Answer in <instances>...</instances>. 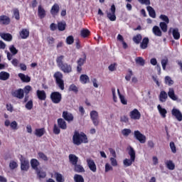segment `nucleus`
Returning a JSON list of instances; mask_svg holds the SVG:
<instances>
[{"mask_svg": "<svg viewBox=\"0 0 182 182\" xmlns=\"http://www.w3.org/2000/svg\"><path fill=\"white\" fill-rule=\"evenodd\" d=\"M135 62L136 65H139V66H144L145 61H144V59L141 57H137L135 59Z\"/></svg>", "mask_w": 182, "mask_h": 182, "instance_id": "c03bdc74", "label": "nucleus"}, {"mask_svg": "<svg viewBox=\"0 0 182 182\" xmlns=\"http://www.w3.org/2000/svg\"><path fill=\"white\" fill-rule=\"evenodd\" d=\"M38 15L41 19H43L46 16V11L45 9L42 8V6H38Z\"/></svg>", "mask_w": 182, "mask_h": 182, "instance_id": "aec40b11", "label": "nucleus"}, {"mask_svg": "<svg viewBox=\"0 0 182 182\" xmlns=\"http://www.w3.org/2000/svg\"><path fill=\"white\" fill-rule=\"evenodd\" d=\"M80 80L81 83L86 85V83H88V82L90 81V78H89V76H87V75L83 74L80 75Z\"/></svg>", "mask_w": 182, "mask_h": 182, "instance_id": "4c0bfd02", "label": "nucleus"}, {"mask_svg": "<svg viewBox=\"0 0 182 182\" xmlns=\"http://www.w3.org/2000/svg\"><path fill=\"white\" fill-rule=\"evenodd\" d=\"M160 19H161V21H163L164 22H165V23H170V19L168 18V16L164 15V14H161L159 16Z\"/></svg>", "mask_w": 182, "mask_h": 182, "instance_id": "864d4df0", "label": "nucleus"}, {"mask_svg": "<svg viewBox=\"0 0 182 182\" xmlns=\"http://www.w3.org/2000/svg\"><path fill=\"white\" fill-rule=\"evenodd\" d=\"M171 114L172 116L176 117L178 122H182V113L181 111H180V109L177 108H173L171 110Z\"/></svg>", "mask_w": 182, "mask_h": 182, "instance_id": "9d476101", "label": "nucleus"}, {"mask_svg": "<svg viewBox=\"0 0 182 182\" xmlns=\"http://www.w3.org/2000/svg\"><path fill=\"white\" fill-rule=\"evenodd\" d=\"M86 53H84L82 58H79L77 61V65H79V66H83V65H85V62H86Z\"/></svg>", "mask_w": 182, "mask_h": 182, "instance_id": "a19ab883", "label": "nucleus"}, {"mask_svg": "<svg viewBox=\"0 0 182 182\" xmlns=\"http://www.w3.org/2000/svg\"><path fill=\"white\" fill-rule=\"evenodd\" d=\"M149 38L145 37L143 38L142 42L140 44L141 49H147V46H149Z\"/></svg>", "mask_w": 182, "mask_h": 182, "instance_id": "cd10ccee", "label": "nucleus"}, {"mask_svg": "<svg viewBox=\"0 0 182 182\" xmlns=\"http://www.w3.org/2000/svg\"><path fill=\"white\" fill-rule=\"evenodd\" d=\"M146 9L149 12V16H151V18H156V11H154V9H153V7H151L150 6H148L146 7Z\"/></svg>", "mask_w": 182, "mask_h": 182, "instance_id": "e433bc0d", "label": "nucleus"}, {"mask_svg": "<svg viewBox=\"0 0 182 182\" xmlns=\"http://www.w3.org/2000/svg\"><path fill=\"white\" fill-rule=\"evenodd\" d=\"M169 146H170L172 153H173V154L177 153V148L176 147V144H174V142H173V141L170 142Z\"/></svg>", "mask_w": 182, "mask_h": 182, "instance_id": "13d9d810", "label": "nucleus"}, {"mask_svg": "<svg viewBox=\"0 0 182 182\" xmlns=\"http://www.w3.org/2000/svg\"><path fill=\"white\" fill-rule=\"evenodd\" d=\"M110 12L107 11V18L112 21V22L116 21V6L114 4H112L110 8Z\"/></svg>", "mask_w": 182, "mask_h": 182, "instance_id": "0eeeda50", "label": "nucleus"}, {"mask_svg": "<svg viewBox=\"0 0 182 182\" xmlns=\"http://www.w3.org/2000/svg\"><path fill=\"white\" fill-rule=\"evenodd\" d=\"M34 134L37 137H42L45 134V128L36 129Z\"/></svg>", "mask_w": 182, "mask_h": 182, "instance_id": "f704fd0d", "label": "nucleus"}, {"mask_svg": "<svg viewBox=\"0 0 182 182\" xmlns=\"http://www.w3.org/2000/svg\"><path fill=\"white\" fill-rule=\"evenodd\" d=\"M90 35V31L87 28H82L80 31V36L81 38H88Z\"/></svg>", "mask_w": 182, "mask_h": 182, "instance_id": "2f4dec72", "label": "nucleus"}, {"mask_svg": "<svg viewBox=\"0 0 182 182\" xmlns=\"http://www.w3.org/2000/svg\"><path fill=\"white\" fill-rule=\"evenodd\" d=\"M68 157L70 163H71L73 166H75L79 161V157L75 154H70Z\"/></svg>", "mask_w": 182, "mask_h": 182, "instance_id": "6ab92c4d", "label": "nucleus"}, {"mask_svg": "<svg viewBox=\"0 0 182 182\" xmlns=\"http://www.w3.org/2000/svg\"><path fill=\"white\" fill-rule=\"evenodd\" d=\"M9 73L1 71L0 73V80H8V79H9Z\"/></svg>", "mask_w": 182, "mask_h": 182, "instance_id": "58836bf2", "label": "nucleus"}, {"mask_svg": "<svg viewBox=\"0 0 182 182\" xmlns=\"http://www.w3.org/2000/svg\"><path fill=\"white\" fill-rule=\"evenodd\" d=\"M134 137L141 144H144V143H146V136L141 134V132H140L139 130L134 132Z\"/></svg>", "mask_w": 182, "mask_h": 182, "instance_id": "423d86ee", "label": "nucleus"}, {"mask_svg": "<svg viewBox=\"0 0 182 182\" xmlns=\"http://www.w3.org/2000/svg\"><path fill=\"white\" fill-rule=\"evenodd\" d=\"M74 181L75 182H85V178L82 175L75 174L74 175Z\"/></svg>", "mask_w": 182, "mask_h": 182, "instance_id": "79ce46f5", "label": "nucleus"}, {"mask_svg": "<svg viewBox=\"0 0 182 182\" xmlns=\"http://www.w3.org/2000/svg\"><path fill=\"white\" fill-rule=\"evenodd\" d=\"M62 117L63 119H64V120H65L66 122H68V123H70V122H73L75 119V117H73V114L68 111L63 112Z\"/></svg>", "mask_w": 182, "mask_h": 182, "instance_id": "1a4fd4ad", "label": "nucleus"}, {"mask_svg": "<svg viewBox=\"0 0 182 182\" xmlns=\"http://www.w3.org/2000/svg\"><path fill=\"white\" fill-rule=\"evenodd\" d=\"M74 171L75 173H85V168L80 164H75L74 165Z\"/></svg>", "mask_w": 182, "mask_h": 182, "instance_id": "473e14b6", "label": "nucleus"}, {"mask_svg": "<svg viewBox=\"0 0 182 182\" xmlns=\"http://www.w3.org/2000/svg\"><path fill=\"white\" fill-rule=\"evenodd\" d=\"M19 35L21 39H26L27 38H29V30L23 28L21 31H20Z\"/></svg>", "mask_w": 182, "mask_h": 182, "instance_id": "4be33fe9", "label": "nucleus"}, {"mask_svg": "<svg viewBox=\"0 0 182 182\" xmlns=\"http://www.w3.org/2000/svg\"><path fill=\"white\" fill-rule=\"evenodd\" d=\"M129 117L132 120H139L140 117H141V114H140V112H139V109H134L130 112Z\"/></svg>", "mask_w": 182, "mask_h": 182, "instance_id": "9b49d317", "label": "nucleus"}, {"mask_svg": "<svg viewBox=\"0 0 182 182\" xmlns=\"http://www.w3.org/2000/svg\"><path fill=\"white\" fill-rule=\"evenodd\" d=\"M132 133V129H124L122 130V134L125 137H128V136Z\"/></svg>", "mask_w": 182, "mask_h": 182, "instance_id": "603ef678", "label": "nucleus"}, {"mask_svg": "<svg viewBox=\"0 0 182 182\" xmlns=\"http://www.w3.org/2000/svg\"><path fill=\"white\" fill-rule=\"evenodd\" d=\"M167 24H168V23H166V22H161V23H159V26H160V28H161L162 32H164V33L167 32V28H168Z\"/></svg>", "mask_w": 182, "mask_h": 182, "instance_id": "de8ad7c7", "label": "nucleus"}, {"mask_svg": "<svg viewBox=\"0 0 182 182\" xmlns=\"http://www.w3.org/2000/svg\"><path fill=\"white\" fill-rule=\"evenodd\" d=\"M73 143L76 146H80L82 143H89V140H87L86 134L83 132L80 134L78 132L75 131L73 136Z\"/></svg>", "mask_w": 182, "mask_h": 182, "instance_id": "f03ea898", "label": "nucleus"}, {"mask_svg": "<svg viewBox=\"0 0 182 182\" xmlns=\"http://www.w3.org/2000/svg\"><path fill=\"white\" fill-rule=\"evenodd\" d=\"M21 161V171H28L29 170V160L26 159V158H23L21 156L20 159Z\"/></svg>", "mask_w": 182, "mask_h": 182, "instance_id": "6e6552de", "label": "nucleus"}, {"mask_svg": "<svg viewBox=\"0 0 182 182\" xmlns=\"http://www.w3.org/2000/svg\"><path fill=\"white\" fill-rule=\"evenodd\" d=\"M54 177L57 182H65V178L63 177V175L59 173L58 172L54 173Z\"/></svg>", "mask_w": 182, "mask_h": 182, "instance_id": "bb28decb", "label": "nucleus"}, {"mask_svg": "<svg viewBox=\"0 0 182 182\" xmlns=\"http://www.w3.org/2000/svg\"><path fill=\"white\" fill-rule=\"evenodd\" d=\"M167 92H166V91H161L160 94H159V100L160 102H161L162 103H164V102H166V100H167Z\"/></svg>", "mask_w": 182, "mask_h": 182, "instance_id": "7c9ffc66", "label": "nucleus"}, {"mask_svg": "<svg viewBox=\"0 0 182 182\" xmlns=\"http://www.w3.org/2000/svg\"><path fill=\"white\" fill-rule=\"evenodd\" d=\"M0 36L4 41H6L7 42L12 41V35L11 33H1Z\"/></svg>", "mask_w": 182, "mask_h": 182, "instance_id": "c85d7f7f", "label": "nucleus"}, {"mask_svg": "<svg viewBox=\"0 0 182 182\" xmlns=\"http://www.w3.org/2000/svg\"><path fill=\"white\" fill-rule=\"evenodd\" d=\"M152 32L155 36H161L163 35V33H161V30H160V28L157 26H154L152 28Z\"/></svg>", "mask_w": 182, "mask_h": 182, "instance_id": "393cba45", "label": "nucleus"}, {"mask_svg": "<svg viewBox=\"0 0 182 182\" xmlns=\"http://www.w3.org/2000/svg\"><path fill=\"white\" fill-rule=\"evenodd\" d=\"M11 23V18L8 16H0V25H9Z\"/></svg>", "mask_w": 182, "mask_h": 182, "instance_id": "2eb2a0df", "label": "nucleus"}, {"mask_svg": "<svg viewBox=\"0 0 182 182\" xmlns=\"http://www.w3.org/2000/svg\"><path fill=\"white\" fill-rule=\"evenodd\" d=\"M119 99L122 105H127V100L124 97V95H119Z\"/></svg>", "mask_w": 182, "mask_h": 182, "instance_id": "774afa93", "label": "nucleus"}, {"mask_svg": "<svg viewBox=\"0 0 182 182\" xmlns=\"http://www.w3.org/2000/svg\"><path fill=\"white\" fill-rule=\"evenodd\" d=\"M117 65V64L116 63L111 64L110 65H109L108 69L110 72H114V70H116V66Z\"/></svg>", "mask_w": 182, "mask_h": 182, "instance_id": "e2e57ef3", "label": "nucleus"}, {"mask_svg": "<svg viewBox=\"0 0 182 182\" xmlns=\"http://www.w3.org/2000/svg\"><path fill=\"white\" fill-rule=\"evenodd\" d=\"M64 59H65L64 55H60L57 57L56 63L58 68L64 73H72V65L70 64H68L67 63H63Z\"/></svg>", "mask_w": 182, "mask_h": 182, "instance_id": "f257e3e1", "label": "nucleus"}, {"mask_svg": "<svg viewBox=\"0 0 182 182\" xmlns=\"http://www.w3.org/2000/svg\"><path fill=\"white\" fill-rule=\"evenodd\" d=\"M9 50L11 52L12 55H16V53H18V50L14 46H11L9 47Z\"/></svg>", "mask_w": 182, "mask_h": 182, "instance_id": "680f3d73", "label": "nucleus"}, {"mask_svg": "<svg viewBox=\"0 0 182 182\" xmlns=\"http://www.w3.org/2000/svg\"><path fill=\"white\" fill-rule=\"evenodd\" d=\"M68 90L69 92H73V93H75V95H77V93H79V88L76 85H75V84L70 85Z\"/></svg>", "mask_w": 182, "mask_h": 182, "instance_id": "ea45409f", "label": "nucleus"}, {"mask_svg": "<svg viewBox=\"0 0 182 182\" xmlns=\"http://www.w3.org/2000/svg\"><path fill=\"white\" fill-rule=\"evenodd\" d=\"M171 31H172V35H173V39H176V41H178V39H180V32L178 31V28H171L168 31V33H171Z\"/></svg>", "mask_w": 182, "mask_h": 182, "instance_id": "dca6fc26", "label": "nucleus"}, {"mask_svg": "<svg viewBox=\"0 0 182 182\" xmlns=\"http://www.w3.org/2000/svg\"><path fill=\"white\" fill-rule=\"evenodd\" d=\"M53 133L54 134H59L60 133V129L58 128V125L56 124H54L53 127Z\"/></svg>", "mask_w": 182, "mask_h": 182, "instance_id": "0e129e2a", "label": "nucleus"}, {"mask_svg": "<svg viewBox=\"0 0 182 182\" xmlns=\"http://www.w3.org/2000/svg\"><path fill=\"white\" fill-rule=\"evenodd\" d=\"M18 77H20L22 82H24L26 83H29V82H31V77H29L28 75H26L23 73H18Z\"/></svg>", "mask_w": 182, "mask_h": 182, "instance_id": "5701e85b", "label": "nucleus"}, {"mask_svg": "<svg viewBox=\"0 0 182 182\" xmlns=\"http://www.w3.org/2000/svg\"><path fill=\"white\" fill-rule=\"evenodd\" d=\"M161 63L162 65L163 70H166V66H167V63H168V58L161 60Z\"/></svg>", "mask_w": 182, "mask_h": 182, "instance_id": "bf43d9fd", "label": "nucleus"}, {"mask_svg": "<svg viewBox=\"0 0 182 182\" xmlns=\"http://www.w3.org/2000/svg\"><path fill=\"white\" fill-rule=\"evenodd\" d=\"M120 122L122 123H129V117H127L126 115H124L120 117Z\"/></svg>", "mask_w": 182, "mask_h": 182, "instance_id": "338daca9", "label": "nucleus"}, {"mask_svg": "<svg viewBox=\"0 0 182 182\" xmlns=\"http://www.w3.org/2000/svg\"><path fill=\"white\" fill-rule=\"evenodd\" d=\"M166 166L168 170H174L176 168V165L171 160L166 161Z\"/></svg>", "mask_w": 182, "mask_h": 182, "instance_id": "a18cd8bd", "label": "nucleus"}, {"mask_svg": "<svg viewBox=\"0 0 182 182\" xmlns=\"http://www.w3.org/2000/svg\"><path fill=\"white\" fill-rule=\"evenodd\" d=\"M26 109L27 110H32L33 109V101L32 100H30L25 105Z\"/></svg>", "mask_w": 182, "mask_h": 182, "instance_id": "49530a36", "label": "nucleus"}, {"mask_svg": "<svg viewBox=\"0 0 182 182\" xmlns=\"http://www.w3.org/2000/svg\"><path fill=\"white\" fill-rule=\"evenodd\" d=\"M30 164L31 166V168L36 171L39 170V168H38V166H41V162H39V161H38V159H32L30 161Z\"/></svg>", "mask_w": 182, "mask_h": 182, "instance_id": "4468645a", "label": "nucleus"}, {"mask_svg": "<svg viewBox=\"0 0 182 182\" xmlns=\"http://www.w3.org/2000/svg\"><path fill=\"white\" fill-rule=\"evenodd\" d=\"M165 83L168 84V86H171V85H174V81L169 76H166L165 77Z\"/></svg>", "mask_w": 182, "mask_h": 182, "instance_id": "5fc2aeb1", "label": "nucleus"}, {"mask_svg": "<svg viewBox=\"0 0 182 182\" xmlns=\"http://www.w3.org/2000/svg\"><path fill=\"white\" fill-rule=\"evenodd\" d=\"M50 97L53 103H55V105H58L60 102H62V94L59 92H51Z\"/></svg>", "mask_w": 182, "mask_h": 182, "instance_id": "20e7f679", "label": "nucleus"}, {"mask_svg": "<svg viewBox=\"0 0 182 182\" xmlns=\"http://www.w3.org/2000/svg\"><path fill=\"white\" fill-rule=\"evenodd\" d=\"M129 156H130V159H132V161H135L136 160V151L133 147L129 146V150L128 151Z\"/></svg>", "mask_w": 182, "mask_h": 182, "instance_id": "c756f323", "label": "nucleus"}, {"mask_svg": "<svg viewBox=\"0 0 182 182\" xmlns=\"http://www.w3.org/2000/svg\"><path fill=\"white\" fill-rule=\"evenodd\" d=\"M14 16L16 21H19V19H21V16L19 15V9H15L14 10Z\"/></svg>", "mask_w": 182, "mask_h": 182, "instance_id": "6e6d98bb", "label": "nucleus"}, {"mask_svg": "<svg viewBox=\"0 0 182 182\" xmlns=\"http://www.w3.org/2000/svg\"><path fill=\"white\" fill-rule=\"evenodd\" d=\"M141 34H137L136 36H134L132 40L134 42V43H136V45H139L140 42H141Z\"/></svg>", "mask_w": 182, "mask_h": 182, "instance_id": "37998d69", "label": "nucleus"}, {"mask_svg": "<svg viewBox=\"0 0 182 182\" xmlns=\"http://www.w3.org/2000/svg\"><path fill=\"white\" fill-rule=\"evenodd\" d=\"M57 28L60 32H63L66 29V22L59 21L57 24Z\"/></svg>", "mask_w": 182, "mask_h": 182, "instance_id": "a878e982", "label": "nucleus"}, {"mask_svg": "<svg viewBox=\"0 0 182 182\" xmlns=\"http://www.w3.org/2000/svg\"><path fill=\"white\" fill-rule=\"evenodd\" d=\"M87 164L91 171H92L93 173H96L97 168L96 167V164L95 163V161H93V159H87Z\"/></svg>", "mask_w": 182, "mask_h": 182, "instance_id": "ddd939ff", "label": "nucleus"}, {"mask_svg": "<svg viewBox=\"0 0 182 182\" xmlns=\"http://www.w3.org/2000/svg\"><path fill=\"white\" fill-rule=\"evenodd\" d=\"M11 95L13 97H17V99H23L25 94L23 90L20 88L17 90L12 91Z\"/></svg>", "mask_w": 182, "mask_h": 182, "instance_id": "f8f14e48", "label": "nucleus"}, {"mask_svg": "<svg viewBox=\"0 0 182 182\" xmlns=\"http://www.w3.org/2000/svg\"><path fill=\"white\" fill-rule=\"evenodd\" d=\"M90 116L94 126H99V124L100 123V121H99V112L96 110H92L90 112Z\"/></svg>", "mask_w": 182, "mask_h": 182, "instance_id": "39448f33", "label": "nucleus"}, {"mask_svg": "<svg viewBox=\"0 0 182 182\" xmlns=\"http://www.w3.org/2000/svg\"><path fill=\"white\" fill-rule=\"evenodd\" d=\"M54 79H55V83L61 90H65V81H63V74L57 71L53 75Z\"/></svg>", "mask_w": 182, "mask_h": 182, "instance_id": "7ed1b4c3", "label": "nucleus"}, {"mask_svg": "<svg viewBox=\"0 0 182 182\" xmlns=\"http://www.w3.org/2000/svg\"><path fill=\"white\" fill-rule=\"evenodd\" d=\"M39 159L43 160V161H48V156L43 152H38V153Z\"/></svg>", "mask_w": 182, "mask_h": 182, "instance_id": "3c124183", "label": "nucleus"}, {"mask_svg": "<svg viewBox=\"0 0 182 182\" xmlns=\"http://www.w3.org/2000/svg\"><path fill=\"white\" fill-rule=\"evenodd\" d=\"M10 127L13 130H18V123L16 122V121H13L10 124Z\"/></svg>", "mask_w": 182, "mask_h": 182, "instance_id": "052dcab7", "label": "nucleus"}, {"mask_svg": "<svg viewBox=\"0 0 182 182\" xmlns=\"http://www.w3.org/2000/svg\"><path fill=\"white\" fill-rule=\"evenodd\" d=\"M9 168L10 170H15V168H18V163L15 161H11L9 163Z\"/></svg>", "mask_w": 182, "mask_h": 182, "instance_id": "09e8293b", "label": "nucleus"}, {"mask_svg": "<svg viewBox=\"0 0 182 182\" xmlns=\"http://www.w3.org/2000/svg\"><path fill=\"white\" fill-rule=\"evenodd\" d=\"M57 122L60 129H62V130H66V129H68V125L66 124L65 119L59 118Z\"/></svg>", "mask_w": 182, "mask_h": 182, "instance_id": "f3484780", "label": "nucleus"}, {"mask_svg": "<svg viewBox=\"0 0 182 182\" xmlns=\"http://www.w3.org/2000/svg\"><path fill=\"white\" fill-rule=\"evenodd\" d=\"M37 97L39 100H46V92L45 90H39L36 91Z\"/></svg>", "mask_w": 182, "mask_h": 182, "instance_id": "a211bd4d", "label": "nucleus"}, {"mask_svg": "<svg viewBox=\"0 0 182 182\" xmlns=\"http://www.w3.org/2000/svg\"><path fill=\"white\" fill-rule=\"evenodd\" d=\"M36 174L37 175V178L40 180L41 178H46V172L44 171L38 169L36 171Z\"/></svg>", "mask_w": 182, "mask_h": 182, "instance_id": "b1692460", "label": "nucleus"}, {"mask_svg": "<svg viewBox=\"0 0 182 182\" xmlns=\"http://www.w3.org/2000/svg\"><path fill=\"white\" fill-rule=\"evenodd\" d=\"M168 96L172 100H177V96H176V94L174 93V89L173 88L169 89L168 92Z\"/></svg>", "mask_w": 182, "mask_h": 182, "instance_id": "c9c22d12", "label": "nucleus"}, {"mask_svg": "<svg viewBox=\"0 0 182 182\" xmlns=\"http://www.w3.org/2000/svg\"><path fill=\"white\" fill-rule=\"evenodd\" d=\"M75 42V38H73V36H69L66 38V43L68 45H72Z\"/></svg>", "mask_w": 182, "mask_h": 182, "instance_id": "4d7b16f0", "label": "nucleus"}, {"mask_svg": "<svg viewBox=\"0 0 182 182\" xmlns=\"http://www.w3.org/2000/svg\"><path fill=\"white\" fill-rule=\"evenodd\" d=\"M158 110L164 119L166 117V114H167V109L165 108L161 107V105H159L157 106Z\"/></svg>", "mask_w": 182, "mask_h": 182, "instance_id": "72a5a7b5", "label": "nucleus"}, {"mask_svg": "<svg viewBox=\"0 0 182 182\" xmlns=\"http://www.w3.org/2000/svg\"><path fill=\"white\" fill-rule=\"evenodd\" d=\"M32 90V87L31 85H27L24 87V94L29 95V92Z\"/></svg>", "mask_w": 182, "mask_h": 182, "instance_id": "69168bd1", "label": "nucleus"}, {"mask_svg": "<svg viewBox=\"0 0 182 182\" xmlns=\"http://www.w3.org/2000/svg\"><path fill=\"white\" fill-rule=\"evenodd\" d=\"M50 14L53 15V16H55V15H58L59 14V4H55L51 9H50Z\"/></svg>", "mask_w": 182, "mask_h": 182, "instance_id": "412c9836", "label": "nucleus"}, {"mask_svg": "<svg viewBox=\"0 0 182 182\" xmlns=\"http://www.w3.org/2000/svg\"><path fill=\"white\" fill-rule=\"evenodd\" d=\"M123 163L126 167H129V166H132V164H133V163H134V161L132 160V158H130V159H125L124 160Z\"/></svg>", "mask_w": 182, "mask_h": 182, "instance_id": "8fccbe9b", "label": "nucleus"}]
</instances>
